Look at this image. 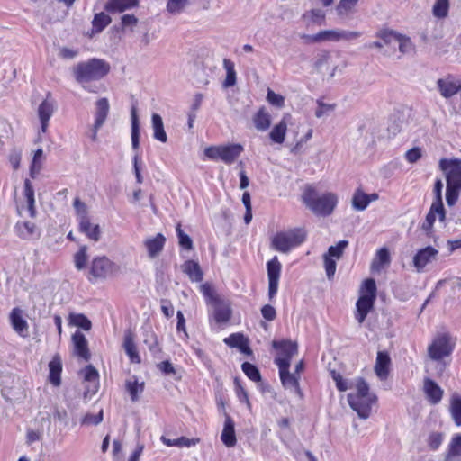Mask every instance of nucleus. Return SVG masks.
<instances>
[{
	"label": "nucleus",
	"instance_id": "26",
	"mask_svg": "<svg viewBox=\"0 0 461 461\" xmlns=\"http://www.w3.org/2000/svg\"><path fill=\"white\" fill-rule=\"evenodd\" d=\"M50 369V382L58 386L60 384V375L62 371L61 358L59 355L53 357L51 361L49 363Z\"/></svg>",
	"mask_w": 461,
	"mask_h": 461
},
{
	"label": "nucleus",
	"instance_id": "11",
	"mask_svg": "<svg viewBox=\"0 0 461 461\" xmlns=\"http://www.w3.org/2000/svg\"><path fill=\"white\" fill-rule=\"evenodd\" d=\"M50 97L51 94L49 92L47 94L46 99L41 102L38 108V116L41 122V128L42 132L47 131L49 121L55 110V103Z\"/></svg>",
	"mask_w": 461,
	"mask_h": 461
},
{
	"label": "nucleus",
	"instance_id": "34",
	"mask_svg": "<svg viewBox=\"0 0 461 461\" xmlns=\"http://www.w3.org/2000/svg\"><path fill=\"white\" fill-rule=\"evenodd\" d=\"M449 411L454 423L461 426V396L454 394L450 400Z\"/></svg>",
	"mask_w": 461,
	"mask_h": 461
},
{
	"label": "nucleus",
	"instance_id": "46",
	"mask_svg": "<svg viewBox=\"0 0 461 461\" xmlns=\"http://www.w3.org/2000/svg\"><path fill=\"white\" fill-rule=\"evenodd\" d=\"M87 248L86 246H82L78 249V251L74 255V263L75 267L77 270H82L86 267L87 262Z\"/></svg>",
	"mask_w": 461,
	"mask_h": 461
},
{
	"label": "nucleus",
	"instance_id": "28",
	"mask_svg": "<svg viewBox=\"0 0 461 461\" xmlns=\"http://www.w3.org/2000/svg\"><path fill=\"white\" fill-rule=\"evenodd\" d=\"M183 271L193 282H200L203 280V271L199 264L194 260L185 261L183 265Z\"/></svg>",
	"mask_w": 461,
	"mask_h": 461
},
{
	"label": "nucleus",
	"instance_id": "54",
	"mask_svg": "<svg viewBox=\"0 0 461 461\" xmlns=\"http://www.w3.org/2000/svg\"><path fill=\"white\" fill-rule=\"evenodd\" d=\"M323 260H324V267L326 276L329 280H331L335 275L336 272V260L334 258H330L327 256L323 255Z\"/></svg>",
	"mask_w": 461,
	"mask_h": 461
},
{
	"label": "nucleus",
	"instance_id": "63",
	"mask_svg": "<svg viewBox=\"0 0 461 461\" xmlns=\"http://www.w3.org/2000/svg\"><path fill=\"white\" fill-rule=\"evenodd\" d=\"M261 314L268 321H274L276 317V309L270 304H266L261 308Z\"/></svg>",
	"mask_w": 461,
	"mask_h": 461
},
{
	"label": "nucleus",
	"instance_id": "12",
	"mask_svg": "<svg viewBox=\"0 0 461 461\" xmlns=\"http://www.w3.org/2000/svg\"><path fill=\"white\" fill-rule=\"evenodd\" d=\"M423 392L426 395V399L432 405L439 403L444 394L443 389L429 377L424 378Z\"/></svg>",
	"mask_w": 461,
	"mask_h": 461
},
{
	"label": "nucleus",
	"instance_id": "56",
	"mask_svg": "<svg viewBox=\"0 0 461 461\" xmlns=\"http://www.w3.org/2000/svg\"><path fill=\"white\" fill-rule=\"evenodd\" d=\"M398 42H399V50L405 54V53H409L412 50V43L410 40V38L406 37V36H403L402 34H399V36H397V40H396Z\"/></svg>",
	"mask_w": 461,
	"mask_h": 461
},
{
	"label": "nucleus",
	"instance_id": "19",
	"mask_svg": "<svg viewBox=\"0 0 461 461\" xmlns=\"http://www.w3.org/2000/svg\"><path fill=\"white\" fill-rule=\"evenodd\" d=\"M224 343L230 348H237L243 354H252V350L249 346V340L240 333H233L225 338Z\"/></svg>",
	"mask_w": 461,
	"mask_h": 461
},
{
	"label": "nucleus",
	"instance_id": "10",
	"mask_svg": "<svg viewBox=\"0 0 461 461\" xmlns=\"http://www.w3.org/2000/svg\"><path fill=\"white\" fill-rule=\"evenodd\" d=\"M438 250L431 246L419 249L413 257V267L417 272L420 273L427 265L435 261L438 258Z\"/></svg>",
	"mask_w": 461,
	"mask_h": 461
},
{
	"label": "nucleus",
	"instance_id": "27",
	"mask_svg": "<svg viewBox=\"0 0 461 461\" xmlns=\"http://www.w3.org/2000/svg\"><path fill=\"white\" fill-rule=\"evenodd\" d=\"M74 208L78 219L79 229H86L89 225L87 206L79 198L74 200Z\"/></svg>",
	"mask_w": 461,
	"mask_h": 461
},
{
	"label": "nucleus",
	"instance_id": "47",
	"mask_svg": "<svg viewBox=\"0 0 461 461\" xmlns=\"http://www.w3.org/2000/svg\"><path fill=\"white\" fill-rule=\"evenodd\" d=\"M188 3V0H168L167 4V10L172 14H177L183 12Z\"/></svg>",
	"mask_w": 461,
	"mask_h": 461
},
{
	"label": "nucleus",
	"instance_id": "4",
	"mask_svg": "<svg viewBox=\"0 0 461 461\" xmlns=\"http://www.w3.org/2000/svg\"><path fill=\"white\" fill-rule=\"evenodd\" d=\"M306 240V231L303 228H295L287 231H279L271 239V249L287 254L300 246Z\"/></svg>",
	"mask_w": 461,
	"mask_h": 461
},
{
	"label": "nucleus",
	"instance_id": "43",
	"mask_svg": "<svg viewBox=\"0 0 461 461\" xmlns=\"http://www.w3.org/2000/svg\"><path fill=\"white\" fill-rule=\"evenodd\" d=\"M348 240H340L338 242L337 245L335 246H330L329 249H328V252L326 254H324V256H327L330 258H336V259H339L342 255H343V251L344 249L348 247Z\"/></svg>",
	"mask_w": 461,
	"mask_h": 461
},
{
	"label": "nucleus",
	"instance_id": "53",
	"mask_svg": "<svg viewBox=\"0 0 461 461\" xmlns=\"http://www.w3.org/2000/svg\"><path fill=\"white\" fill-rule=\"evenodd\" d=\"M461 189L447 185L446 200L448 206H453L458 200L459 192Z\"/></svg>",
	"mask_w": 461,
	"mask_h": 461
},
{
	"label": "nucleus",
	"instance_id": "13",
	"mask_svg": "<svg viewBox=\"0 0 461 461\" xmlns=\"http://www.w3.org/2000/svg\"><path fill=\"white\" fill-rule=\"evenodd\" d=\"M437 86L443 97L450 98L461 90V81L447 77L438 79Z\"/></svg>",
	"mask_w": 461,
	"mask_h": 461
},
{
	"label": "nucleus",
	"instance_id": "31",
	"mask_svg": "<svg viewBox=\"0 0 461 461\" xmlns=\"http://www.w3.org/2000/svg\"><path fill=\"white\" fill-rule=\"evenodd\" d=\"M131 144L134 150H138L140 147V125L137 116V109L132 106L131 111Z\"/></svg>",
	"mask_w": 461,
	"mask_h": 461
},
{
	"label": "nucleus",
	"instance_id": "57",
	"mask_svg": "<svg viewBox=\"0 0 461 461\" xmlns=\"http://www.w3.org/2000/svg\"><path fill=\"white\" fill-rule=\"evenodd\" d=\"M267 100L269 104L277 107H283L285 104V98L282 95L276 94L271 89L267 90Z\"/></svg>",
	"mask_w": 461,
	"mask_h": 461
},
{
	"label": "nucleus",
	"instance_id": "14",
	"mask_svg": "<svg viewBox=\"0 0 461 461\" xmlns=\"http://www.w3.org/2000/svg\"><path fill=\"white\" fill-rule=\"evenodd\" d=\"M9 318L14 330L19 336L27 338L29 336V325L27 321L23 317V311L17 307L14 308Z\"/></svg>",
	"mask_w": 461,
	"mask_h": 461
},
{
	"label": "nucleus",
	"instance_id": "40",
	"mask_svg": "<svg viewBox=\"0 0 461 461\" xmlns=\"http://www.w3.org/2000/svg\"><path fill=\"white\" fill-rule=\"evenodd\" d=\"M282 265L276 256L267 263V271L268 280H279Z\"/></svg>",
	"mask_w": 461,
	"mask_h": 461
},
{
	"label": "nucleus",
	"instance_id": "49",
	"mask_svg": "<svg viewBox=\"0 0 461 461\" xmlns=\"http://www.w3.org/2000/svg\"><path fill=\"white\" fill-rule=\"evenodd\" d=\"M362 290L364 292L363 296H367L372 299L376 298V285L373 278H368L364 281Z\"/></svg>",
	"mask_w": 461,
	"mask_h": 461
},
{
	"label": "nucleus",
	"instance_id": "20",
	"mask_svg": "<svg viewBox=\"0 0 461 461\" xmlns=\"http://www.w3.org/2000/svg\"><path fill=\"white\" fill-rule=\"evenodd\" d=\"M109 110L110 104L106 97H102L96 101L94 122L95 123V128H101L104 124Z\"/></svg>",
	"mask_w": 461,
	"mask_h": 461
},
{
	"label": "nucleus",
	"instance_id": "44",
	"mask_svg": "<svg viewBox=\"0 0 461 461\" xmlns=\"http://www.w3.org/2000/svg\"><path fill=\"white\" fill-rule=\"evenodd\" d=\"M241 368H242V371L244 372V374L250 380H252L254 382L261 381L260 372H259L258 368L255 365H253L251 363H249V362H244L241 365Z\"/></svg>",
	"mask_w": 461,
	"mask_h": 461
},
{
	"label": "nucleus",
	"instance_id": "1",
	"mask_svg": "<svg viewBox=\"0 0 461 461\" xmlns=\"http://www.w3.org/2000/svg\"><path fill=\"white\" fill-rule=\"evenodd\" d=\"M302 201L315 215L329 216L334 211L338 198L333 193L319 196L316 188L312 185H307L303 191Z\"/></svg>",
	"mask_w": 461,
	"mask_h": 461
},
{
	"label": "nucleus",
	"instance_id": "22",
	"mask_svg": "<svg viewBox=\"0 0 461 461\" xmlns=\"http://www.w3.org/2000/svg\"><path fill=\"white\" fill-rule=\"evenodd\" d=\"M138 5L139 0H109L104 8L108 13H122L138 6Z\"/></svg>",
	"mask_w": 461,
	"mask_h": 461
},
{
	"label": "nucleus",
	"instance_id": "61",
	"mask_svg": "<svg viewBox=\"0 0 461 461\" xmlns=\"http://www.w3.org/2000/svg\"><path fill=\"white\" fill-rule=\"evenodd\" d=\"M321 41H338V30H325L319 32Z\"/></svg>",
	"mask_w": 461,
	"mask_h": 461
},
{
	"label": "nucleus",
	"instance_id": "38",
	"mask_svg": "<svg viewBox=\"0 0 461 461\" xmlns=\"http://www.w3.org/2000/svg\"><path fill=\"white\" fill-rule=\"evenodd\" d=\"M223 68L226 70V78L224 80V87H230L236 84V71L234 63L229 59H223Z\"/></svg>",
	"mask_w": 461,
	"mask_h": 461
},
{
	"label": "nucleus",
	"instance_id": "15",
	"mask_svg": "<svg viewBox=\"0 0 461 461\" xmlns=\"http://www.w3.org/2000/svg\"><path fill=\"white\" fill-rule=\"evenodd\" d=\"M72 343L74 347V354L83 358L85 361H88L91 354L86 336L81 331L77 330L72 335Z\"/></svg>",
	"mask_w": 461,
	"mask_h": 461
},
{
	"label": "nucleus",
	"instance_id": "60",
	"mask_svg": "<svg viewBox=\"0 0 461 461\" xmlns=\"http://www.w3.org/2000/svg\"><path fill=\"white\" fill-rule=\"evenodd\" d=\"M357 2L358 0H340L339 4L337 6L338 14H347L357 5Z\"/></svg>",
	"mask_w": 461,
	"mask_h": 461
},
{
	"label": "nucleus",
	"instance_id": "59",
	"mask_svg": "<svg viewBox=\"0 0 461 461\" xmlns=\"http://www.w3.org/2000/svg\"><path fill=\"white\" fill-rule=\"evenodd\" d=\"M103 420V410L97 414H86L83 420L82 424L84 425H98Z\"/></svg>",
	"mask_w": 461,
	"mask_h": 461
},
{
	"label": "nucleus",
	"instance_id": "3",
	"mask_svg": "<svg viewBox=\"0 0 461 461\" xmlns=\"http://www.w3.org/2000/svg\"><path fill=\"white\" fill-rule=\"evenodd\" d=\"M110 66L103 59H91L86 62H79L74 68V76L77 82L99 80L108 74Z\"/></svg>",
	"mask_w": 461,
	"mask_h": 461
},
{
	"label": "nucleus",
	"instance_id": "25",
	"mask_svg": "<svg viewBox=\"0 0 461 461\" xmlns=\"http://www.w3.org/2000/svg\"><path fill=\"white\" fill-rule=\"evenodd\" d=\"M123 348L131 363L140 364L141 359L138 353L132 334L128 332L124 336Z\"/></svg>",
	"mask_w": 461,
	"mask_h": 461
},
{
	"label": "nucleus",
	"instance_id": "33",
	"mask_svg": "<svg viewBox=\"0 0 461 461\" xmlns=\"http://www.w3.org/2000/svg\"><path fill=\"white\" fill-rule=\"evenodd\" d=\"M286 131L287 124L285 119H283L273 127L269 133V137L273 142L282 144L285 141Z\"/></svg>",
	"mask_w": 461,
	"mask_h": 461
},
{
	"label": "nucleus",
	"instance_id": "45",
	"mask_svg": "<svg viewBox=\"0 0 461 461\" xmlns=\"http://www.w3.org/2000/svg\"><path fill=\"white\" fill-rule=\"evenodd\" d=\"M176 230L180 247L186 250L193 249V240L190 236L185 233L181 229V224H177Z\"/></svg>",
	"mask_w": 461,
	"mask_h": 461
},
{
	"label": "nucleus",
	"instance_id": "51",
	"mask_svg": "<svg viewBox=\"0 0 461 461\" xmlns=\"http://www.w3.org/2000/svg\"><path fill=\"white\" fill-rule=\"evenodd\" d=\"M444 435L441 432L434 431L429 435L427 443L431 450H437L443 442Z\"/></svg>",
	"mask_w": 461,
	"mask_h": 461
},
{
	"label": "nucleus",
	"instance_id": "30",
	"mask_svg": "<svg viewBox=\"0 0 461 461\" xmlns=\"http://www.w3.org/2000/svg\"><path fill=\"white\" fill-rule=\"evenodd\" d=\"M151 120L152 128L154 131L153 137L163 143L167 142V136L164 130V124L161 116L158 113H153Z\"/></svg>",
	"mask_w": 461,
	"mask_h": 461
},
{
	"label": "nucleus",
	"instance_id": "7",
	"mask_svg": "<svg viewBox=\"0 0 461 461\" xmlns=\"http://www.w3.org/2000/svg\"><path fill=\"white\" fill-rule=\"evenodd\" d=\"M453 346L447 334L437 337L428 348V354L431 360H442L451 355Z\"/></svg>",
	"mask_w": 461,
	"mask_h": 461
},
{
	"label": "nucleus",
	"instance_id": "21",
	"mask_svg": "<svg viewBox=\"0 0 461 461\" xmlns=\"http://www.w3.org/2000/svg\"><path fill=\"white\" fill-rule=\"evenodd\" d=\"M16 234L23 240H31L40 236L35 223L31 221H18L15 224Z\"/></svg>",
	"mask_w": 461,
	"mask_h": 461
},
{
	"label": "nucleus",
	"instance_id": "9",
	"mask_svg": "<svg viewBox=\"0 0 461 461\" xmlns=\"http://www.w3.org/2000/svg\"><path fill=\"white\" fill-rule=\"evenodd\" d=\"M273 348L278 350L275 364L279 366L283 360H286L290 366L291 358L297 354V344L291 340L273 341Z\"/></svg>",
	"mask_w": 461,
	"mask_h": 461
},
{
	"label": "nucleus",
	"instance_id": "48",
	"mask_svg": "<svg viewBox=\"0 0 461 461\" xmlns=\"http://www.w3.org/2000/svg\"><path fill=\"white\" fill-rule=\"evenodd\" d=\"M436 215H438L439 221H443L446 218V212L444 207L438 208L437 205L431 204L429 212L426 215V221L434 224L436 221Z\"/></svg>",
	"mask_w": 461,
	"mask_h": 461
},
{
	"label": "nucleus",
	"instance_id": "23",
	"mask_svg": "<svg viewBox=\"0 0 461 461\" xmlns=\"http://www.w3.org/2000/svg\"><path fill=\"white\" fill-rule=\"evenodd\" d=\"M447 461H461V434H455L447 447Z\"/></svg>",
	"mask_w": 461,
	"mask_h": 461
},
{
	"label": "nucleus",
	"instance_id": "39",
	"mask_svg": "<svg viewBox=\"0 0 461 461\" xmlns=\"http://www.w3.org/2000/svg\"><path fill=\"white\" fill-rule=\"evenodd\" d=\"M126 389L131 395L132 402H136L139 399V394L144 390V383H139L137 378L133 376V380L126 381Z\"/></svg>",
	"mask_w": 461,
	"mask_h": 461
},
{
	"label": "nucleus",
	"instance_id": "52",
	"mask_svg": "<svg viewBox=\"0 0 461 461\" xmlns=\"http://www.w3.org/2000/svg\"><path fill=\"white\" fill-rule=\"evenodd\" d=\"M375 36L377 38H380L384 44H390L392 41L397 40V36H399V33L393 30L382 29L375 33Z\"/></svg>",
	"mask_w": 461,
	"mask_h": 461
},
{
	"label": "nucleus",
	"instance_id": "37",
	"mask_svg": "<svg viewBox=\"0 0 461 461\" xmlns=\"http://www.w3.org/2000/svg\"><path fill=\"white\" fill-rule=\"evenodd\" d=\"M111 22L112 19L108 14L103 12L96 14L92 21V33L101 32Z\"/></svg>",
	"mask_w": 461,
	"mask_h": 461
},
{
	"label": "nucleus",
	"instance_id": "6",
	"mask_svg": "<svg viewBox=\"0 0 461 461\" xmlns=\"http://www.w3.org/2000/svg\"><path fill=\"white\" fill-rule=\"evenodd\" d=\"M118 270V267L114 262L110 260L107 257L95 258L90 266L88 280L91 283L96 280L106 279L113 276Z\"/></svg>",
	"mask_w": 461,
	"mask_h": 461
},
{
	"label": "nucleus",
	"instance_id": "35",
	"mask_svg": "<svg viewBox=\"0 0 461 461\" xmlns=\"http://www.w3.org/2000/svg\"><path fill=\"white\" fill-rule=\"evenodd\" d=\"M231 317V310L229 305L217 302L214 308V320L218 323H225Z\"/></svg>",
	"mask_w": 461,
	"mask_h": 461
},
{
	"label": "nucleus",
	"instance_id": "62",
	"mask_svg": "<svg viewBox=\"0 0 461 461\" xmlns=\"http://www.w3.org/2000/svg\"><path fill=\"white\" fill-rule=\"evenodd\" d=\"M82 372L84 379L87 382H95L99 377L97 370L92 365H88Z\"/></svg>",
	"mask_w": 461,
	"mask_h": 461
},
{
	"label": "nucleus",
	"instance_id": "24",
	"mask_svg": "<svg viewBox=\"0 0 461 461\" xmlns=\"http://www.w3.org/2000/svg\"><path fill=\"white\" fill-rule=\"evenodd\" d=\"M165 241L166 239L161 233L157 234V236L152 239L146 240L145 246L148 249L149 256L150 258L157 257L163 249Z\"/></svg>",
	"mask_w": 461,
	"mask_h": 461
},
{
	"label": "nucleus",
	"instance_id": "17",
	"mask_svg": "<svg viewBox=\"0 0 461 461\" xmlns=\"http://www.w3.org/2000/svg\"><path fill=\"white\" fill-rule=\"evenodd\" d=\"M391 366V357L386 351H378L375 372V375L381 379L385 380L388 377Z\"/></svg>",
	"mask_w": 461,
	"mask_h": 461
},
{
	"label": "nucleus",
	"instance_id": "32",
	"mask_svg": "<svg viewBox=\"0 0 461 461\" xmlns=\"http://www.w3.org/2000/svg\"><path fill=\"white\" fill-rule=\"evenodd\" d=\"M391 257L389 250L386 248H381L376 252V258L371 264V268L374 271H380L384 266L389 265Z\"/></svg>",
	"mask_w": 461,
	"mask_h": 461
},
{
	"label": "nucleus",
	"instance_id": "41",
	"mask_svg": "<svg viewBox=\"0 0 461 461\" xmlns=\"http://www.w3.org/2000/svg\"><path fill=\"white\" fill-rule=\"evenodd\" d=\"M69 321L71 325L79 327L84 330H90L92 323L90 320L82 313H71L69 315Z\"/></svg>",
	"mask_w": 461,
	"mask_h": 461
},
{
	"label": "nucleus",
	"instance_id": "50",
	"mask_svg": "<svg viewBox=\"0 0 461 461\" xmlns=\"http://www.w3.org/2000/svg\"><path fill=\"white\" fill-rule=\"evenodd\" d=\"M443 182L441 179H437L434 184L433 194L434 200L432 204L437 205L438 208L444 207L442 202V190H443Z\"/></svg>",
	"mask_w": 461,
	"mask_h": 461
},
{
	"label": "nucleus",
	"instance_id": "16",
	"mask_svg": "<svg viewBox=\"0 0 461 461\" xmlns=\"http://www.w3.org/2000/svg\"><path fill=\"white\" fill-rule=\"evenodd\" d=\"M224 416L225 420L221 435V440L227 447H233L237 443L235 424L231 417L227 412H224Z\"/></svg>",
	"mask_w": 461,
	"mask_h": 461
},
{
	"label": "nucleus",
	"instance_id": "8",
	"mask_svg": "<svg viewBox=\"0 0 461 461\" xmlns=\"http://www.w3.org/2000/svg\"><path fill=\"white\" fill-rule=\"evenodd\" d=\"M289 367L290 366H288L286 360H283L279 364L278 369L281 383L285 389H289L302 397V392L299 387L300 375L290 373Z\"/></svg>",
	"mask_w": 461,
	"mask_h": 461
},
{
	"label": "nucleus",
	"instance_id": "36",
	"mask_svg": "<svg viewBox=\"0 0 461 461\" xmlns=\"http://www.w3.org/2000/svg\"><path fill=\"white\" fill-rule=\"evenodd\" d=\"M368 205L367 194L364 193L361 188H357L352 196V207L356 211H364Z\"/></svg>",
	"mask_w": 461,
	"mask_h": 461
},
{
	"label": "nucleus",
	"instance_id": "55",
	"mask_svg": "<svg viewBox=\"0 0 461 461\" xmlns=\"http://www.w3.org/2000/svg\"><path fill=\"white\" fill-rule=\"evenodd\" d=\"M81 232L85 233L90 240L98 241L100 240V228L99 225H89L86 229H79Z\"/></svg>",
	"mask_w": 461,
	"mask_h": 461
},
{
	"label": "nucleus",
	"instance_id": "58",
	"mask_svg": "<svg viewBox=\"0 0 461 461\" xmlns=\"http://www.w3.org/2000/svg\"><path fill=\"white\" fill-rule=\"evenodd\" d=\"M362 35L360 32L338 30V41H352L359 38Z\"/></svg>",
	"mask_w": 461,
	"mask_h": 461
},
{
	"label": "nucleus",
	"instance_id": "29",
	"mask_svg": "<svg viewBox=\"0 0 461 461\" xmlns=\"http://www.w3.org/2000/svg\"><path fill=\"white\" fill-rule=\"evenodd\" d=\"M253 122L255 128L258 131H267L271 124V119L269 113L266 111L264 107H261L254 115Z\"/></svg>",
	"mask_w": 461,
	"mask_h": 461
},
{
	"label": "nucleus",
	"instance_id": "64",
	"mask_svg": "<svg viewBox=\"0 0 461 461\" xmlns=\"http://www.w3.org/2000/svg\"><path fill=\"white\" fill-rule=\"evenodd\" d=\"M421 157V150L419 148H412L409 149L406 154L405 158L408 162L410 163H415L418 161Z\"/></svg>",
	"mask_w": 461,
	"mask_h": 461
},
{
	"label": "nucleus",
	"instance_id": "2",
	"mask_svg": "<svg viewBox=\"0 0 461 461\" xmlns=\"http://www.w3.org/2000/svg\"><path fill=\"white\" fill-rule=\"evenodd\" d=\"M356 389V393L348 394V404L359 418L367 419L370 416L372 405L376 402V396L370 393L369 386L363 378L357 381Z\"/></svg>",
	"mask_w": 461,
	"mask_h": 461
},
{
	"label": "nucleus",
	"instance_id": "42",
	"mask_svg": "<svg viewBox=\"0 0 461 461\" xmlns=\"http://www.w3.org/2000/svg\"><path fill=\"white\" fill-rule=\"evenodd\" d=\"M449 10V0H436L432 14L436 18L443 19L448 14Z\"/></svg>",
	"mask_w": 461,
	"mask_h": 461
},
{
	"label": "nucleus",
	"instance_id": "5",
	"mask_svg": "<svg viewBox=\"0 0 461 461\" xmlns=\"http://www.w3.org/2000/svg\"><path fill=\"white\" fill-rule=\"evenodd\" d=\"M244 148L241 144L232 143L227 145L210 146L204 149V155L211 160H221L227 165H230L243 152Z\"/></svg>",
	"mask_w": 461,
	"mask_h": 461
},
{
	"label": "nucleus",
	"instance_id": "18",
	"mask_svg": "<svg viewBox=\"0 0 461 461\" xmlns=\"http://www.w3.org/2000/svg\"><path fill=\"white\" fill-rule=\"evenodd\" d=\"M375 299L361 295L357 301L356 320L361 324L366 320L368 312L373 309Z\"/></svg>",
	"mask_w": 461,
	"mask_h": 461
}]
</instances>
